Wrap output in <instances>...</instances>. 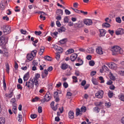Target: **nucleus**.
I'll return each instance as SVG.
<instances>
[{"instance_id": "obj_11", "label": "nucleus", "mask_w": 124, "mask_h": 124, "mask_svg": "<svg viewBox=\"0 0 124 124\" xmlns=\"http://www.w3.org/2000/svg\"><path fill=\"white\" fill-rule=\"evenodd\" d=\"M7 3V1H3L1 2L0 5V9L1 10H3L5 8V3Z\"/></svg>"}, {"instance_id": "obj_55", "label": "nucleus", "mask_w": 124, "mask_h": 124, "mask_svg": "<svg viewBox=\"0 0 124 124\" xmlns=\"http://www.w3.org/2000/svg\"><path fill=\"white\" fill-rule=\"evenodd\" d=\"M33 65L34 66L37 65L38 64V63L37 62L36 60H34L32 62Z\"/></svg>"}, {"instance_id": "obj_56", "label": "nucleus", "mask_w": 124, "mask_h": 124, "mask_svg": "<svg viewBox=\"0 0 124 124\" xmlns=\"http://www.w3.org/2000/svg\"><path fill=\"white\" fill-rule=\"evenodd\" d=\"M72 78L73 79V81L74 82H77V77L75 76H73Z\"/></svg>"}, {"instance_id": "obj_45", "label": "nucleus", "mask_w": 124, "mask_h": 124, "mask_svg": "<svg viewBox=\"0 0 124 124\" xmlns=\"http://www.w3.org/2000/svg\"><path fill=\"white\" fill-rule=\"evenodd\" d=\"M99 79L101 81L100 83H103L104 82V80L103 78L102 77H99Z\"/></svg>"}, {"instance_id": "obj_19", "label": "nucleus", "mask_w": 124, "mask_h": 124, "mask_svg": "<svg viewBox=\"0 0 124 124\" xmlns=\"http://www.w3.org/2000/svg\"><path fill=\"white\" fill-rule=\"evenodd\" d=\"M74 113L73 111H70L68 113L69 117L71 119H73L74 117Z\"/></svg>"}, {"instance_id": "obj_62", "label": "nucleus", "mask_w": 124, "mask_h": 124, "mask_svg": "<svg viewBox=\"0 0 124 124\" xmlns=\"http://www.w3.org/2000/svg\"><path fill=\"white\" fill-rule=\"evenodd\" d=\"M42 111V107L41 106H39L38 108V112L39 113H41Z\"/></svg>"}, {"instance_id": "obj_15", "label": "nucleus", "mask_w": 124, "mask_h": 124, "mask_svg": "<svg viewBox=\"0 0 124 124\" xmlns=\"http://www.w3.org/2000/svg\"><path fill=\"white\" fill-rule=\"evenodd\" d=\"M99 31L100 37L104 36L106 33V31L103 29L99 30Z\"/></svg>"}, {"instance_id": "obj_37", "label": "nucleus", "mask_w": 124, "mask_h": 124, "mask_svg": "<svg viewBox=\"0 0 124 124\" xmlns=\"http://www.w3.org/2000/svg\"><path fill=\"white\" fill-rule=\"evenodd\" d=\"M78 28H81L83 26V23L82 22H79L78 23Z\"/></svg>"}, {"instance_id": "obj_17", "label": "nucleus", "mask_w": 124, "mask_h": 124, "mask_svg": "<svg viewBox=\"0 0 124 124\" xmlns=\"http://www.w3.org/2000/svg\"><path fill=\"white\" fill-rule=\"evenodd\" d=\"M29 77V72H27L24 75L23 78L24 81H25L27 80Z\"/></svg>"}, {"instance_id": "obj_5", "label": "nucleus", "mask_w": 124, "mask_h": 124, "mask_svg": "<svg viewBox=\"0 0 124 124\" xmlns=\"http://www.w3.org/2000/svg\"><path fill=\"white\" fill-rule=\"evenodd\" d=\"M104 92L101 90H99L95 93V97L98 98H102L103 96Z\"/></svg>"}, {"instance_id": "obj_44", "label": "nucleus", "mask_w": 124, "mask_h": 124, "mask_svg": "<svg viewBox=\"0 0 124 124\" xmlns=\"http://www.w3.org/2000/svg\"><path fill=\"white\" fill-rule=\"evenodd\" d=\"M105 113V111L103 110H101V112L100 113V115L101 116H104V115Z\"/></svg>"}, {"instance_id": "obj_14", "label": "nucleus", "mask_w": 124, "mask_h": 124, "mask_svg": "<svg viewBox=\"0 0 124 124\" xmlns=\"http://www.w3.org/2000/svg\"><path fill=\"white\" fill-rule=\"evenodd\" d=\"M84 23L86 25H89L92 24V22L91 20L87 19L85 20L84 21Z\"/></svg>"}, {"instance_id": "obj_34", "label": "nucleus", "mask_w": 124, "mask_h": 124, "mask_svg": "<svg viewBox=\"0 0 124 124\" xmlns=\"http://www.w3.org/2000/svg\"><path fill=\"white\" fill-rule=\"evenodd\" d=\"M22 116L21 115L19 114L18 115L17 119L19 122H21L22 120Z\"/></svg>"}, {"instance_id": "obj_43", "label": "nucleus", "mask_w": 124, "mask_h": 124, "mask_svg": "<svg viewBox=\"0 0 124 124\" xmlns=\"http://www.w3.org/2000/svg\"><path fill=\"white\" fill-rule=\"evenodd\" d=\"M44 58L45 60L48 61H50L51 60L50 57L48 56H45Z\"/></svg>"}, {"instance_id": "obj_30", "label": "nucleus", "mask_w": 124, "mask_h": 124, "mask_svg": "<svg viewBox=\"0 0 124 124\" xmlns=\"http://www.w3.org/2000/svg\"><path fill=\"white\" fill-rule=\"evenodd\" d=\"M109 77L110 78L113 80H114L115 79V77L113 75V74L111 72H110V74L109 75Z\"/></svg>"}, {"instance_id": "obj_22", "label": "nucleus", "mask_w": 124, "mask_h": 124, "mask_svg": "<svg viewBox=\"0 0 124 124\" xmlns=\"http://www.w3.org/2000/svg\"><path fill=\"white\" fill-rule=\"evenodd\" d=\"M94 50L92 48H88L86 50V52L88 53L92 54L93 53Z\"/></svg>"}, {"instance_id": "obj_28", "label": "nucleus", "mask_w": 124, "mask_h": 124, "mask_svg": "<svg viewBox=\"0 0 124 124\" xmlns=\"http://www.w3.org/2000/svg\"><path fill=\"white\" fill-rule=\"evenodd\" d=\"M100 110L99 108L97 107H96L93 108V110L94 112L96 113H98Z\"/></svg>"}, {"instance_id": "obj_27", "label": "nucleus", "mask_w": 124, "mask_h": 124, "mask_svg": "<svg viewBox=\"0 0 124 124\" xmlns=\"http://www.w3.org/2000/svg\"><path fill=\"white\" fill-rule=\"evenodd\" d=\"M82 113L79 108H77L76 110V115L77 116L79 115L80 114L81 115Z\"/></svg>"}, {"instance_id": "obj_12", "label": "nucleus", "mask_w": 124, "mask_h": 124, "mask_svg": "<svg viewBox=\"0 0 124 124\" xmlns=\"http://www.w3.org/2000/svg\"><path fill=\"white\" fill-rule=\"evenodd\" d=\"M31 80L32 83L33 84V85H34L36 88H37L39 85V83L38 80H36L35 79H31Z\"/></svg>"}, {"instance_id": "obj_32", "label": "nucleus", "mask_w": 124, "mask_h": 124, "mask_svg": "<svg viewBox=\"0 0 124 124\" xmlns=\"http://www.w3.org/2000/svg\"><path fill=\"white\" fill-rule=\"evenodd\" d=\"M6 68V70L7 72L9 73V67L8 63H6L5 64Z\"/></svg>"}, {"instance_id": "obj_26", "label": "nucleus", "mask_w": 124, "mask_h": 124, "mask_svg": "<svg viewBox=\"0 0 124 124\" xmlns=\"http://www.w3.org/2000/svg\"><path fill=\"white\" fill-rule=\"evenodd\" d=\"M56 13L58 15H62L63 14V11L61 9H58L56 11Z\"/></svg>"}, {"instance_id": "obj_57", "label": "nucleus", "mask_w": 124, "mask_h": 124, "mask_svg": "<svg viewBox=\"0 0 124 124\" xmlns=\"http://www.w3.org/2000/svg\"><path fill=\"white\" fill-rule=\"evenodd\" d=\"M105 106L107 108H109L111 106V104L109 102L106 103L105 104Z\"/></svg>"}, {"instance_id": "obj_39", "label": "nucleus", "mask_w": 124, "mask_h": 124, "mask_svg": "<svg viewBox=\"0 0 124 124\" xmlns=\"http://www.w3.org/2000/svg\"><path fill=\"white\" fill-rule=\"evenodd\" d=\"M67 41V39H64L60 40L59 42L60 43L62 44H63L65 43Z\"/></svg>"}, {"instance_id": "obj_51", "label": "nucleus", "mask_w": 124, "mask_h": 124, "mask_svg": "<svg viewBox=\"0 0 124 124\" xmlns=\"http://www.w3.org/2000/svg\"><path fill=\"white\" fill-rule=\"evenodd\" d=\"M69 54H71L72 53H74V50L72 49H69L67 51Z\"/></svg>"}, {"instance_id": "obj_47", "label": "nucleus", "mask_w": 124, "mask_h": 124, "mask_svg": "<svg viewBox=\"0 0 124 124\" xmlns=\"http://www.w3.org/2000/svg\"><path fill=\"white\" fill-rule=\"evenodd\" d=\"M60 55L57 53H56L55 54V58L57 60H59L60 57Z\"/></svg>"}, {"instance_id": "obj_59", "label": "nucleus", "mask_w": 124, "mask_h": 124, "mask_svg": "<svg viewBox=\"0 0 124 124\" xmlns=\"http://www.w3.org/2000/svg\"><path fill=\"white\" fill-rule=\"evenodd\" d=\"M34 33L36 35H39L41 34V32L40 31H35Z\"/></svg>"}, {"instance_id": "obj_52", "label": "nucleus", "mask_w": 124, "mask_h": 124, "mask_svg": "<svg viewBox=\"0 0 124 124\" xmlns=\"http://www.w3.org/2000/svg\"><path fill=\"white\" fill-rule=\"evenodd\" d=\"M20 31L22 34L24 35H25L26 34L27 32L25 30H24L22 29L20 30Z\"/></svg>"}, {"instance_id": "obj_36", "label": "nucleus", "mask_w": 124, "mask_h": 124, "mask_svg": "<svg viewBox=\"0 0 124 124\" xmlns=\"http://www.w3.org/2000/svg\"><path fill=\"white\" fill-rule=\"evenodd\" d=\"M92 82L95 85H97L98 84V82L97 80L95 78H93L92 79Z\"/></svg>"}, {"instance_id": "obj_42", "label": "nucleus", "mask_w": 124, "mask_h": 124, "mask_svg": "<svg viewBox=\"0 0 124 124\" xmlns=\"http://www.w3.org/2000/svg\"><path fill=\"white\" fill-rule=\"evenodd\" d=\"M86 108L84 106L82 107L81 108V112H85L86 111Z\"/></svg>"}, {"instance_id": "obj_20", "label": "nucleus", "mask_w": 124, "mask_h": 124, "mask_svg": "<svg viewBox=\"0 0 124 124\" xmlns=\"http://www.w3.org/2000/svg\"><path fill=\"white\" fill-rule=\"evenodd\" d=\"M34 57L30 54H28L27 56V59L31 61L32 60L33 58Z\"/></svg>"}, {"instance_id": "obj_40", "label": "nucleus", "mask_w": 124, "mask_h": 124, "mask_svg": "<svg viewBox=\"0 0 124 124\" xmlns=\"http://www.w3.org/2000/svg\"><path fill=\"white\" fill-rule=\"evenodd\" d=\"M102 68L103 70L105 71H107L108 69L107 67L105 65L102 66Z\"/></svg>"}, {"instance_id": "obj_31", "label": "nucleus", "mask_w": 124, "mask_h": 124, "mask_svg": "<svg viewBox=\"0 0 124 124\" xmlns=\"http://www.w3.org/2000/svg\"><path fill=\"white\" fill-rule=\"evenodd\" d=\"M65 27H61L58 30L59 32H62L65 31Z\"/></svg>"}, {"instance_id": "obj_48", "label": "nucleus", "mask_w": 124, "mask_h": 124, "mask_svg": "<svg viewBox=\"0 0 124 124\" xmlns=\"http://www.w3.org/2000/svg\"><path fill=\"white\" fill-rule=\"evenodd\" d=\"M116 21L118 23H120L121 22V20L120 17H118L116 18Z\"/></svg>"}, {"instance_id": "obj_18", "label": "nucleus", "mask_w": 124, "mask_h": 124, "mask_svg": "<svg viewBox=\"0 0 124 124\" xmlns=\"http://www.w3.org/2000/svg\"><path fill=\"white\" fill-rule=\"evenodd\" d=\"M13 90H10V93L6 94L5 95L6 96L10 98H11L12 96L13 95Z\"/></svg>"}, {"instance_id": "obj_53", "label": "nucleus", "mask_w": 124, "mask_h": 124, "mask_svg": "<svg viewBox=\"0 0 124 124\" xmlns=\"http://www.w3.org/2000/svg\"><path fill=\"white\" fill-rule=\"evenodd\" d=\"M77 62H78L79 63H81V64H83V61L80 58H78L77 60Z\"/></svg>"}, {"instance_id": "obj_13", "label": "nucleus", "mask_w": 124, "mask_h": 124, "mask_svg": "<svg viewBox=\"0 0 124 124\" xmlns=\"http://www.w3.org/2000/svg\"><path fill=\"white\" fill-rule=\"evenodd\" d=\"M54 102L52 101L50 104V105L54 111H56L57 109V105L58 104H56L55 106H54Z\"/></svg>"}, {"instance_id": "obj_23", "label": "nucleus", "mask_w": 124, "mask_h": 124, "mask_svg": "<svg viewBox=\"0 0 124 124\" xmlns=\"http://www.w3.org/2000/svg\"><path fill=\"white\" fill-rule=\"evenodd\" d=\"M45 49V48L44 47H41L40 49V52L39 53V54L40 55H42Z\"/></svg>"}, {"instance_id": "obj_2", "label": "nucleus", "mask_w": 124, "mask_h": 124, "mask_svg": "<svg viewBox=\"0 0 124 124\" xmlns=\"http://www.w3.org/2000/svg\"><path fill=\"white\" fill-rule=\"evenodd\" d=\"M52 97V95L49 92H47L44 97V98L41 100V102L44 103L45 101L47 102L49 101Z\"/></svg>"}, {"instance_id": "obj_4", "label": "nucleus", "mask_w": 124, "mask_h": 124, "mask_svg": "<svg viewBox=\"0 0 124 124\" xmlns=\"http://www.w3.org/2000/svg\"><path fill=\"white\" fill-rule=\"evenodd\" d=\"M8 41L7 38L4 36L0 37V45L2 46L5 43H6Z\"/></svg>"}, {"instance_id": "obj_63", "label": "nucleus", "mask_w": 124, "mask_h": 124, "mask_svg": "<svg viewBox=\"0 0 124 124\" xmlns=\"http://www.w3.org/2000/svg\"><path fill=\"white\" fill-rule=\"evenodd\" d=\"M12 111L14 114H16L17 112V108H13Z\"/></svg>"}, {"instance_id": "obj_29", "label": "nucleus", "mask_w": 124, "mask_h": 124, "mask_svg": "<svg viewBox=\"0 0 124 124\" xmlns=\"http://www.w3.org/2000/svg\"><path fill=\"white\" fill-rule=\"evenodd\" d=\"M102 26L103 27L107 28L110 27V25L108 23H105L102 24Z\"/></svg>"}, {"instance_id": "obj_16", "label": "nucleus", "mask_w": 124, "mask_h": 124, "mask_svg": "<svg viewBox=\"0 0 124 124\" xmlns=\"http://www.w3.org/2000/svg\"><path fill=\"white\" fill-rule=\"evenodd\" d=\"M77 57V55L76 54H73L70 57V59L72 61H74Z\"/></svg>"}, {"instance_id": "obj_54", "label": "nucleus", "mask_w": 124, "mask_h": 124, "mask_svg": "<svg viewBox=\"0 0 124 124\" xmlns=\"http://www.w3.org/2000/svg\"><path fill=\"white\" fill-rule=\"evenodd\" d=\"M75 74L76 76H78L80 75L81 73L78 71L76 70L75 72Z\"/></svg>"}, {"instance_id": "obj_7", "label": "nucleus", "mask_w": 124, "mask_h": 124, "mask_svg": "<svg viewBox=\"0 0 124 124\" xmlns=\"http://www.w3.org/2000/svg\"><path fill=\"white\" fill-rule=\"evenodd\" d=\"M108 65L109 68L115 70H116L117 68V65L113 62L109 63Z\"/></svg>"}, {"instance_id": "obj_33", "label": "nucleus", "mask_w": 124, "mask_h": 124, "mask_svg": "<svg viewBox=\"0 0 124 124\" xmlns=\"http://www.w3.org/2000/svg\"><path fill=\"white\" fill-rule=\"evenodd\" d=\"M5 121L4 118L0 117V124H5Z\"/></svg>"}, {"instance_id": "obj_58", "label": "nucleus", "mask_w": 124, "mask_h": 124, "mask_svg": "<svg viewBox=\"0 0 124 124\" xmlns=\"http://www.w3.org/2000/svg\"><path fill=\"white\" fill-rule=\"evenodd\" d=\"M65 14L67 15H70L71 13L70 12V11H69L67 9L65 10Z\"/></svg>"}, {"instance_id": "obj_25", "label": "nucleus", "mask_w": 124, "mask_h": 124, "mask_svg": "<svg viewBox=\"0 0 124 124\" xmlns=\"http://www.w3.org/2000/svg\"><path fill=\"white\" fill-rule=\"evenodd\" d=\"M119 98L122 101H124V94H120L118 96Z\"/></svg>"}, {"instance_id": "obj_60", "label": "nucleus", "mask_w": 124, "mask_h": 124, "mask_svg": "<svg viewBox=\"0 0 124 124\" xmlns=\"http://www.w3.org/2000/svg\"><path fill=\"white\" fill-rule=\"evenodd\" d=\"M54 98H55V97H58V93L57 92H54Z\"/></svg>"}, {"instance_id": "obj_35", "label": "nucleus", "mask_w": 124, "mask_h": 124, "mask_svg": "<svg viewBox=\"0 0 124 124\" xmlns=\"http://www.w3.org/2000/svg\"><path fill=\"white\" fill-rule=\"evenodd\" d=\"M37 52V50H34L32 51L31 52V53L30 54L32 55L34 57L36 55Z\"/></svg>"}, {"instance_id": "obj_1", "label": "nucleus", "mask_w": 124, "mask_h": 124, "mask_svg": "<svg viewBox=\"0 0 124 124\" xmlns=\"http://www.w3.org/2000/svg\"><path fill=\"white\" fill-rule=\"evenodd\" d=\"M112 52V54L113 55H116L122 53L123 50L121 47L118 46H113L111 49Z\"/></svg>"}, {"instance_id": "obj_49", "label": "nucleus", "mask_w": 124, "mask_h": 124, "mask_svg": "<svg viewBox=\"0 0 124 124\" xmlns=\"http://www.w3.org/2000/svg\"><path fill=\"white\" fill-rule=\"evenodd\" d=\"M108 94L109 97L110 98H111L113 96V93L112 92L109 91L108 93Z\"/></svg>"}, {"instance_id": "obj_41", "label": "nucleus", "mask_w": 124, "mask_h": 124, "mask_svg": "<svg viewBox=\"0 0 124 124\" xmlns=\"http://www.w3.org/2000/svg\"><path fill=\"white\" fill-rule=\"evenodd\" d=\"M95 64V63L94 61L91 60L89 62V64L91 66H93Z\"/></svg>"}, {"instance_id": "obj_10", "label": "nucleus", "mask_w": 124, "mask_h": 124, "mask_svg": "<svg viewBox=\"0 0 124 124\" xmlns=\"http://www.w3.org/2000/svg\"><path fill=\"white\" fill-rule=\"evenodd\" d=\"M124 33V31L123 29L121 28L118 29L116 31V34L117 35H119L120 34H122Z\"/></svg>"}, {"instance_id": "obj_64", "label": "nucleus", "mask_w": 124, "mask_h": 124, "mask_svg": "<svg viewBox=\"0 0 124 124\" xmlns=\"http://www.w3.org/2000/svg\"><path fill=\"white\" fill-rule=\"evenodd\" d=\"M64 22L65 23H68L69 21V19L67 17H65L64 18Z\"/></svg>"}, {"instance_id": "obj_3", "label": "nucleus", "mask_w": 124, "mask_h": 124, "mask_svg": "<svg viewBox=\"0 0 124 124\" xmlns=\"http://www.w3.org/2000/svg\"><path fill=\"white\" fill-rule=\"evenodd\" d=\"M25 86L30 89H33L34 88V85L32 83L31 79H29L28 81L26 82Z\"/></svg>"}, {"instance_id": "obj_24", "label": "nucleus", "mask_w": 124, "mask_h": 124, "mask_svg": "<svg viewBox=\"0 0 124 124\" xmlns=\"http://www.w3.org/2000/svg\"><path fill=\"white\" fill-rule=\"evenodd\" d=\"M48 71L47 70H45L44 72L42 74V78H44L46 77Z\"/></svg>"}, {"instance_id": "obj_61", "label": "nucleus", "mask_w": 124, "mask_h": 124, "mask_svg": "<svg viewBox=\"0 0 124 124\" xmlns=\"http://www.w3.org/2000/svg\"><path fill=\"white\" fill-rule=\"evenodd\" d=\"M38 99L39 98L38 97H35L32 100V102H34L35 101H36L38 100Z\"/></svg>"}, {"instance_id": "obj_46", "label": "nucleus", "mask_w": 124, "mask_h": 124, "mask_svg": "<svg viewBox=\"0 0 124 124\" xmlns=\"http://www.w3.org/2000/svg\"><path fill=\"white\" fill-rule=\"evenodd\" d=\"M40 77V75L39 74L37 73L35 75V78L33 79H35L36 80H37Z\"/></svg>"}, {"instance_id": "obj_38", "label": "nucleus", "mask_w": 124, "mask_h": 124, "mask_svg": "<svg viewBox=\"0 0 124 124\" xmlns=\"http://www.w3.org/2000/svg\"><path fill=\"white\" fill-rule=\"evenodd\" d=\"M3 86L4 87V89L5 90L6 88V85L5 82V80L4 78H3Z\"/></svg>"}, {"instance_id": "obj_21", "label": "nucleus", "mask_w": 124, "mask_h": 124, "mask_svg": "<svg viewBox=\"0 0 124 124\" xmlns=\"http://www.w3.org/2000/svg\"><path fill=\"white\" fill-rule=\"evenodd\" d=\"M68 67V65L66 63L62 64L61 66V68L63 70L66 69Z\"/></svg>"}, {"instance_id": "obj_8", "label": "nucleus", "mask_w": 124, "mask_h": 124, "mask_svg": "<svg viewBox=\"0 0 124 124\" xmlns=\"http://www.w3.org/2000/svg\"><path fill=\"white\" fill-rule=\"evenodd\" d=\"M53 48L57 50L58 53H61L62 52V49L60 47L56 45H54L53 46Z\"/></svg>"}, {"instance_id": "obj_9", "label": "nucleus", "mask_w": 124, "mask_h": 124, "mask_svg": "<svg viewBox=\"0 0 124 124\" xmlns=\"http://www.w3.org/2000/svg\"><path fill=\"white\" fill-rule=\"evenodd\" d=\"M96 51L97 54H102L103 53L102 48L100 46H98L97 47Z\"/></svg>"}, {"instance_id": "obj_6", "label": "nucleus", "mask_w": 124, "mask_h": 124, "mask_svg": "<svg viewBox=\"0 0 124 124\" xmlns=\"http://www.w3.org/2000/svg\"><path fill=\"white\" fill-rule=\"evenodd\" d=\"M3 30V32L5 34H8L11 32L10 27L8 26H4Z\"/></svg>"}, {"instance_id": "obj_50", "label": "nucleus", "mask_w": 124, "mask_h": 124, "mask_svg": "<svg viewBox=\"0 0 124 124\" xmlns=\"http://www.w3.org/2000/svg\"><path fill=\"white\" fill-rule=\"evenodd\" d=\"M118 73L119 74H120L121 76H124V71H118Z\"/></svg>"}]
</instances>
